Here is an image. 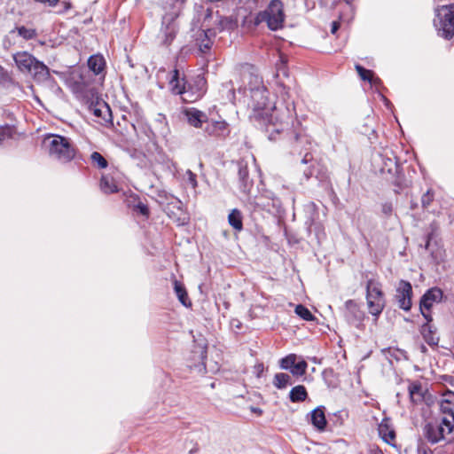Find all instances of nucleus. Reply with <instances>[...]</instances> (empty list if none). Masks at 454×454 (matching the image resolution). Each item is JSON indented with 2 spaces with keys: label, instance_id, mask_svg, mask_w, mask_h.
I'll return each mask as SVG.
<instances>
[{
  "label": "nucleus",
  "instance_id": "4468645a",
  "mask_svg": "<svg viewBox=\"0 0 454 454\" xmlns=\"http://www.w3.org/2000/svg\"><path fill=\"white\" fill-rule=\"evenodd\" d=\"M185 115L188 123L195 128H201L204 122L207 124L208 121L207 115L195 108L186 110Z\"/></svg>",
  "mask_w": 454,
  "mask_h": 454
},
{
  "label": "nucleus",
  "instance_id": "20e7f679",
  "mask_svg": "<svg viewBox=\"0 0 454 454\" xmlns=\"http://www.w3.org/2000/svg\"><path fill=\"white\" fill-rule=\"evenodd\" d=\"M285 14L283 11V4L279 0H272L267 9L257 14L255 24L266 22L268 27L271 30H278L283 27Z\"/></svg>",
  "mask_w": 454,
  "mask_h": 454
},
{
  "label": "nucleus",
  "instance_id": "7c9ffc66",
  "mask_svg": "<svg viewBox=\"0 0 454 454\" xmlns=\"http://www.w3.org/2000/svg\"><path fill=\"white\" fill-rule=\"evenodd\" d=\"M307 367L308 364L304 360L296 361L290 372L294 376H302L305 374Z\"/></svg>",
  "mask_w": 454,
  "mask_h": 454
},
{
  "label": "nucleus",
  "instance_id": "5701e85b",
  "mask_svg": "<svg viewBox=\"0 0 454 454\" xmlns=\"http://www.w3.org/2000/svg\"><path fill=\"white\" fill-rule=\"evenodd\" d=\"M421 333L423 335L424 340L429 345H437L438 344L439 338L433 332L432 326L429 324H425L422 325Z\"/></svg>",
  "mask_w": 454,
  "mask_h": 454
},
{
  "label": "nucleus",
  "instance_id": "a211bd4d",
  "mask_svg": "<svg viewBox=\"0 0 454 454\" xmlns=\"http://www.w3.org/2000/svg\"><path fill=\"white\" fill-rule=\"evenodd\" d=\"M204 36V39H200V37L197 38V41L199 42L200 49L202 52H205L206 51L209 50L212 45V37L215 35V32L211 29H206L203 30L200 33V36Z\"/></svg>",
  "mask_w": 454,
  "mask_h": 454
},
{
  "label": "nucleus",
  "instance_id": "de8ad7c7",
  "mask_svg": "<svg viewBox=\"0 0 454 454\" xmlns=\"http://www.w3.org/2000/svg\"><path fill=\"white\" fill-rule=\"evenodd\" d=\"M247 2H253V3H256L257 0H247Z\"/></svg>",
  "mask_w": 454,
  "mask_h": 454
},
{
  "label": "nucleus",
  "instance_id": "9d476101",
  "mask_svg": "<svg viewBox=\"0 0 454 454\" xmlns=\"http://www.w3.org/2000/svg\"><path fill=\"white\" fill-rule=\"evenodd\" d=\"M168 217L178 226L184 225L189 221L188 214L182 207V202L175 200L168 203L165 208Z\"/></svg>",
  "mask_w": 454,
  "mask_h": 454
},
{
  "label": "nucleus",
  "instance_id": "2eb2a0df",
  "mask_svg": "<svg viewBox=\"0 0 454 454\" xmlns=\"http://www.w3.org/2000/svg\"><path fill=\"white\" fill-rule=\"evenodd\" d=\"M205 130L207 134L216 137H225L228 134L227 123L225 121H207Z\"/></svg>",
  "mask_w": 454,
  "mask_h": 454
},
{
  "label": "nucleus",
  "instance_id": "72a5a7b5",
  "mask_svg": "<svg viewBox=\"0 0 454 454\" xmlns=\"http://www.w3.org/2000/svg\"><path fill=\"white\" fill-rule=\"evenodd\" d=\"M90 159L94 164H97L98 168H105L107 167V161L98 152H94Z\"/></svg>",
  "mask_w": 454,
  "mask_h": 454
},
{
  "label": "nucleus",
  "instance_id": "79ce46f5",
  "mask_svg": "<svg viewBox=\"0 0 454 454\" xmlns=\"http://www.w3.org/2000/svg\"><path fill=\"white\" fill-rule=\"evenodd\" d=\"M5 80V74L4 72L3 67L0 66V84L4 82Z\"/></svg>",
  "mask_w": 454,
  "mask_h": 454
},
{
  "label": "nucleus",
  "instance_id": "0eeeda50",
  "mask_svg": "<svg viewBox=\"0 0 454 454\" xmlns=\"http://www.w3.org/2000/svg\"><path fill=\"white\" fill-rule=\"evenodd\" d=\"M366 300L370 313L378 317L385 307V299L380 286L372 280L367 282Z\"/></svg>",
  "mask_w": 454,
  "mask_h": 454
},
{
  "label": "nucleus",
  "instance_id": "393cba45",
  "mask_svg": "<svg viewBox=\"0 0 454 454\" xmlns=\"http://www.w3.org/2000/svg\"><path fill=\"white\" fill-rule=\"evenodd\" d=\"M356 69L362 80L368 81L371 84H377L380 82L379 78L374 77L372 71L365 69L360 65H356Z\"/></svg>",
  "mask_w": 454,
  "mask_h": 454
},
{
  "label": "nucleus",
  "instance_id": "bb28decb",
  "mask_svg": "<svg viewBox=\"0 0 454 454\" xmlns=\"http://www.w3.org/2000/svg\"><path fill=\"white\" fill-rule=\"evenodd\" d=\"M379 434L382 437V439L390 443L395 440V434L393 429H391L388 425L385 422H381L379 426Z\"/></svg>",
  "mask_w": 454,
  "mask_h": 454
},
{
  "label": "nucleus",
  "instance_id": "473e14b6",
  "mask_svg": "<svg viewBox=\"0 0 454 454\" xmlns=\"http://www.w3.org/2000/svg\"><path fill=\"white\" fill-rule=\"evenodd\" d=\"M196 82H197V86H198V91L196 92L194 97H191V99H189L190 101L197 100L203 95V93L205 91L206 81L204 80V78L198 76Z\"/></svg>",
  "mask_w": 454,
  "mask_h": 454
},
{
  "label": "nucleus",
  "instance_id": "7ed1b4c3",
  "mask_svg": "<svg viewBox=\"0 0 454 454\" xmlns=\"http://www.w3.org/2000/svg\"><path fill=\"white\" fill-rule=\"evenodd\" d=\"M18 69L29 74L37 82H44L50 76V70L43 62L27 51H18L12 55Z\"/></svg>",
  "mask_w": 454,
  "mask_h": 454
},
{
  "label": "nucleus",
  "instance_id": "423d86ee",
  "mask_svg": "<svg viewBox=\"0 0 454 454\" xmlns=\"http://www.w3.org/2000/svg\"><path fill=\"white\" fill-rule=\"evenodd\" d=\"M451 420L443 418L441 422L427 423L424 427V436L432 444L437 443L445 438L446 434L452 432Z\"/></svg>",
  "mask_w": 454,
  "mask_h": 454
},
{
  "label": "nucleus",
  "instance_id": "ea45409f",
  "mask_svg": "<svg viewBox=\"0 0 454 454\" xmlns=\"http://www.w3.org/2000/svg\"><path fill=\"white\" fill-rule=\"evenodd\" d=\"M137 208L139 209V212L144 215H148L149 214V210L147 208V207L144 204H139L137 206Z\"/></svg>",
  "mask_w": 454,
  "mask_h": 454
},
{
  "label": "nucleus",
  "instance_id": "f257e3e1",
  "mask_svg": "<svg viewBox=\"0 0 454 454\" xmlns=\"http://www.w3.org/2000/svg\"><path fill=\"white\" fill-rule=\"evenodd\" d=\"M252 99L255 102L254 106V118L260 125L265 126L270 140H275V134H279L289 124L291 119L289 110L285 107H268L267 90L262 87L252 90Z\"/></svg>",
  "mask_w": 454,
  "mask_h": 454
},
{
  "label": "nucleus",
  "instance_id": "c9c22d12",
  "mask_svg": "<svg viewBox=\"0 0 454 454\" xmlns=\"http://www.w3.org/2000/svg\"><path fill=\"white\" fill-rule=\"evenodd\" d=\"M12 128L10 126H2L0 125V144L3 140H4L6 137H10L12 135Z\"/></svg>",
  "mask_w": 454,
  "mask_h": 454
},
{
  "label": "nucleus",
  "instance_id": "ddd939ff",
  "mask_svg": "<svg viewBox=\"0 0 454 454\" xmlns=\"http://www.w3.org/2000/svg\"><path fill=\"white\" fill-rule=\"evenodd\" d=\"M169 90L176 95L187 94L186 82L184 77L176 69L173 70L169 76Z\"/></svg>",
  "mask_w": 454,
  "mask_h": 454
},
{
  "label": "nucleus",
  "instance_id": "49530a36",
  "mask_svg": "<svg viewBox=\"0 0 454 454\" xmlns=\"http://www.w3.org/2000/svg\"><path fill=\"white\" fill-rule=\"evenodd\" d=\"M442 410H443L444 411H450V409L445 408L443 405H442Z\"/></svg>",
  "mask_w": 454,
  "mask_h": 454
},
{
  "label": "nucleus",
  "instance_id": "9b49d317",
  "mask_svg": "<svg viewBox=\"0 0 454 454\" xmlns=\"http://www.w3.org/2000/svg\"><path fill=\"white\" fill-rule=\"evenodd\" d=\"M442 293L438 288H432L423 295L420 301V310L427 322L431 321L432 318L430 317V315L426 312V310H429L433 303L439 301L442 299Z\"/></svg>",
  "mask_w": 454,
  "mask_h": 454
},
{
  "label": "nucleus",
  "instance_id": "aec40b11",
  "mask_svg": "<svg viewBox=\"0 0 454 454\" xmlns=\"http://www.w3.org/2000/svg\"><path fill=\"white\" fill-rule=\"evenodd\" d=\"M307 396V390L302 385L293 387L289 393V398L293 403L303 402L306 400Z\"/></svg>",
  "mask_w": 454,
  "mask_h": 454
},
{
  "label": "nucleus",
  "instance_id": "f03ea898",
  "mask_svg": "<svg viewBox=\"0 0 454 454\" xmlns=\"http://www.w3.org/2000/svg\"><path fill=\"white\" fill-rule=\"evenodd\" d=\"M49 156L60 162H68L74 158L75 149L70 139L59 135L49 134L43 142Z\"/></svg>",
  "mask_w": 454,
  "mask_h": 454
},
{
  "label": "nucleus",
  "instance_id": "a18cd8bd",
  "mask_svg": "<svg viewBox=\"0 0 454 454\" xmlns=\"http://www.w3.org/2000/svg\"><path fill=\"white\" fill-rule=\"evenodd\" d=\"M76 90H82V86L80 85V84H77V87L75 88Z\"/></svg>",
  "mask_w": 454,
  "mask_h": 454
},
{
  "label": "nucleus",
  "instance_id": "f704fd0d",
  "mask_svg": "<svg viewBox=\"0 0 454 454\" xmlns=\"http://www.w3.org/2000/svg\"><path fill=\"white\" fill-rule=\"evenodd\" d=\"M235 22L230 18H223L219 20V30L231 29L235 27Z\"/></svg>",
  "mask_w": 454,
  "mask_h": 454
},
{
  "label": "nucleus",
  "instance_id": "4c0bfd02",
  "mask_svg": "<svg viewBox=\"0 0 454 454\" xmlns=\"http://www.w3.org/2000/svg\"><path fill=\"white\" fill-rule=\"evenodd\" d=\"M185 176L187 181L190 183L192 188H196L198 185L196 175L190 169L186 170Z\"/></svg>",
  "mask_w": 454,
  "mask_h": 454
},
{
  "label": "nucleus",
  "instance_id": "6e6552de",
  "mask_svg": "<svg viewBox=\"0 0 454 454\" xmlns=\"http://www.w3.org/2000/svg\"><path fill=\"white\" fill-rule=\"evenodd\" d=\"M178 13H166L162 18L161 28L158 38L161 44L169 45L179 29Z\"/></svg>",
  "mask_w": 454,
  "mask_h": 454
},
{
  "label": "nucleus",
  "instance_id": "4be33fe9",
  "mask_svg": "<svg viewBox=\"0 0 454 454\" xmlns=\"http://www.w3.org/2000/svg\"><path fill=\"white\" fill-rule=\"evenodd\" d=\"M174 290H175V293H176L178 300L184 306L188 307L191 305V302L188 299L186 290L182 283H180L177 280H175L174 281Z\"/></svg>",
  "mask_w": 454,
  "mask_h": 454
},
{
  "label": "nucleus",
  "instance_id": "412c9836",
  "mask_svg": "<svg viewBox=\"0 0 454 454\" xmlns=\"http://www.w3.org/2000/svg\"><path fill=\"white\" fill-rule=\"evenodd\" d=\"M100 188L105 193H114L118 191L114 178L108 175L103 176L100 181Z\"/></svg>",
  "mask_w": 454,
  "mask_h": 454
},
{
  "label": "nucleus",
  "instance_id": "39448f33",
  "mask_svg": "<svg viewBox=\"0 0 454 454\" xmlns=\"http://www.w3.org/2000/svg\"><path fill=\"white\" fill-rule=\"evenodd\" d=\"M434 24L439 35L451 38L454 35V4L444 5L437 9Z\"/></svg>",
  "mask_w": 454,
  "mask_h": 454
},
{
  "label": "nucleus",
  "instance_id": "a878e982",
  "mask_svg": "<svg viewBox=\"0 0 454 454\" xmlns=\"http://www.w3.org/2000/svg\"><path fill=\"white\" fill-rule=\"evenodd\" d=\"M291 384V377L287 373L278 372L276 373L273 379V385L278 388L283 389L286 388L288 385Z\"/></svg>",
  "mask_w": 454,
  "mask_h": 454
},
{
  "label": "nucleus",
  "instance_id": "a19ab883",
  "mask_svg": "<svg viewBox=\"0 0 454 454\" xmlns=\"http://www.w3.org/2000/svg\"><path fill=\"white\" fill-rule=\"evenodd\" d=\"M340 23L338 21H333L332 23L331 32L332 34H335L337 30L339 29Z\"/></svg>",
  "mask_w": 454,
  "mask_h": 454
},
{
  "label": "nucleus",
  "instance_id": "c03bdc74",
  "mask_svg": "<svg viewBox=\"0 0 454 454\" xmlns=\"http://www.w3.org/2000/svg\"><path fill=\"white\" fill-rule=\"evenodd\" d=\"M257 370H258V375H259V374L262 372V370H263L262 365V364H259V365L257 366Z\"/></svg>",
  "mask_w": 454,
  "mask_h": 454
},
{
  "label": "nucleus",
  "instance_id": "dca6fc26",
  "mask_svg": "<svg viewBox=\"0 0 454 454\" xmlns=\"http://www.w3.org/2000/svg\"><path fill=\"white\" fill-rule=\"evenodd\" d=\"M311 423L318 430L323 431L326 427V419L324 409L317 407L311 411Z\"/></svg>",
  "mask_w": 454,
  "mask_h": 454
},
{
  "label": "nucleus",
  "instance_id": "1a4fd4ad",
  "mask_svg": "<svg viewBox=\"0 0 454 454\" xmlns=\"http://www.w3.org/2000/svg\"><path fill=\"white\" fill-rule=\"evenodd\" d=\"M412 287L411 283L401 280L396 287L395 298L399 307L403 310H410L411 307Z\"/></svg>",
  "mask_w": 454,
  "mask_h": 454
},
{
  "label": "nucleus",
  "instance_id": "09e8293b",
  "mask_svg": "<svg viewBox=\"0 0 454 454\" xmlns=\"http://www.w3.org/2000/svg\"><path fill=\"white\" fill-rule=\"evenodd\" d=\"M282 63H284L283 56H280Z\"/></svg>",
  "mask_w": 454,
  "mask_h": 454
},
{
  "label": "nucleus",
  "instance_id": "c85d7f7f",
  "mask_svg": "<svg viewBox=\"0 0 454 454\" xmlns=\"http://www.w3.org/2000/svg\"><path fill=\"white\" fill-rule=\"evenodd\" d=\"M409 394L413 403H419L423 400V389L420 384L412 383L409 386Z\"/></svg>",
  "mask_w": 454,
  "mask_h": 454
},
{
  "label": "nucleus",
  "instance_id": "f3484780",
  "mask_svg": "<svg viewBox=\"0 0 454 454\" xmlns=\"http://www.w3.org/2000/svg\"><path fill=\"white\" fill-rule=\"evenodd\" d=\"M345 307L347 309L346 316L349 320L360 321L362 319L363 312L359 309L357 304L355 301L351 300L346 301Z\"/></svg>",
  "mask_w": 454,
  "mask_h": 454
},
{
  "label": "nucleus",
  "instance_id": "cd10ccee",
  "mask_svg": "<svg viewBox=\"0 0 454 454\" xmlns=\"http://www.w3.org/2000/svg\"><path fill=\"white\" fill-rule=\"evenodd\" d=\"M15 33H17L20 36H21L25 40L33 39L37 35L35 29L30 28V27H26L24 26L18 27H16L15 30H12L10 32L11 35H13Z\"/></svg>",
  "mask_w": 454,
  "mask_h": 454
},
{
  "label": "nucleus",
  "instance_id": "2f4dec72",
  "mask_svg": "<svg viewBox=\"0 0 454 454\" xmlns=\"http://www.w3.org/2000/svg\"><path fill=\"white\" fill-rule=\"evenodd\" d=\"M295 313L304 320L311 321L314 319L311 312L303 305H297L295 307Z\"/></svg>",
  "mask_w": 454,
  "mask_h": 454
},
{
  "label": "nucleus",
  "instance_id": "c756f323",
  "mask_svg": "<svg viewBox=\"0 0 454 454\" xmlns=\"http://www.w3.org/2000/svg\"><path fill=\"white\" fill-rule=\"evenodd\" d=\"M296 361L297 356L295 354H290L279 361V366L283 370L291 371Z\"/></svg>",
  "mask_w": 454,
  "mask_h": 454
},
{
  "label": "nucleus",
  "instance_id": "f8f14e48",
  "mask_svg": "<svg viewBox=\"0 0 454 454\" xmlns=\"http://www.w3.org/2000/svg\"><path fill=\"white\" fill-rule=\"evenodd\" d=\"M90 111L92 114L98 118V122L107 124L112 122V112L109 106L104 101H97L91 104Z\"/></svg>",
  "mask_w": 454,
  "mask_h": 454
},
{
  "label": "nucleus",
  "instance_id": "37998d69",
  "mask_svg": "<svg viewBox=\"0 0 454 454\" xmlns=\"http://www.w3.org/2000/svg\"><path fill=\"white\" fill-rule=\"evenodd\" d=\"M59 0H42L43 3H48L50 5H55Z\"/></svg>",
  "mask_w": 454,
  "mask_h": 454
},
{
  "label": "nucleus",
  "instance_id": "58836bf2",
  "mask_svg": "<svg viewBox=\"0 0 454 454\" xmlns=\"http://www.w3.org/2000/svg\"><path fill=\"white\" fill-rule=\"evenodd\" d=\"M239 178L242 180V181H245V179L248 176V171L247 169V168H239Z\"/></svg>",
  "mask_w": 454,
  "mask_h": 454
},
{
  "label": "nucleus",
  "instance_id": "e433bc0d",
  "mask_svg": "<svg viewBox=\"0 0 454 454\" xmlns=\"http://www.w3.org/2000/svg\"><path fill=\"white\" fill-rule=\"evenodd\" d=\"M433 193L428 190L421 198V203L424 207H427L433 200Z\"/></svg>",
  "mask_w": 454,
  "mask_h": 454
},
{
  "label": "nucleus",
  "instance_id": "b1692460",
  "mask_svg": "<svg viewBox=\"0 0 454 454\" xmlns=\"http://www.w3.org/2000/svg\"><path fill=\"white\" fill-rule=\"evenodd\" d=\"M228 222L236 231H241L243 228L242 215L238 209H232L228 215Z\"/></svg>",
  "mask_w": 454,
  "mask_h": 454
},
{
  "label": "nucleus",
  "instance_id": "6ab92c4d",
  "mask_svg": "<svg viewBox=\"0 0 454 454\" xmlns=\"http://www.w3.org/2000/svg\"><path fill=\"white\" fill-rule=\"evenodd\" d=\"M89 68L95 74H100L105 67V59L100 55H93L88 59Z\"/></svg>",
  "mask_w": 454,
  "mask_h": 454
}]
</instances>
